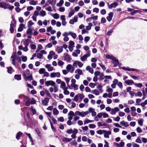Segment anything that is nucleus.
I'll return each instance as SVG.
<instances>
[{"label":"nucleus","mask_w":147,"mask_h":147,"mask_svg":"<svg viewBox=\"0 0 147 147\" xmlns=\"http://www.w3.org/2000/svg\"><path fill=\"white\" fill-rule=\"evenodd\" d=\"M31 48L32 49H34L36 48V45L33 44H31L30 45Z\"/></svg>","instance_id":"56"},{"label":"nucleus","mask_w":147,"mask_h":147,"mask_svg":"<svg viewBox=\"0 0 147 147\" xmlns=\"http://www.w3.org/2000/svg\"><path fill=\"white\" fill-rule=\"evenodd\" d=\"M59 11L60 12H63L65 11V8L64 7H60L59 9Z\"/></svg>","instance_id":"62"},{"label":"nucleus","mask_w":147,"mask_h":147,"mask_svg":"<svg viewBox=\"0 0 147 147\" xmlns=\"http://www.w3.org/2000/svg\"><path fill=\"white\" fill-rule=\"evenodd\" d=\"M45 67L47 69L48 71H52L54 69L53 67L50 64H47L45 65Z\"/></svg>","instance_id":"10"},{"label":"nucleus","mask_w":147,"mask_h":147,"mask_svg":"<svg viewBox=\"0 0 147 147\" xmlns=\"http://www.w3.org/2000/svg\"><path fill=\"white\" fill-rule=\"evenodd\" d=\"M32 29L30 28H28L26 31V33L28 35H31L33 34Z\"/></svg>","instance_id":"26"},{"label":"nucleus","mask_w":147,"mask_h":147,"mask_svg":"<svg viewBox=\"0 0 147 147\" xmlns=\"http://www.w3.org/2000/svg\"><path fill=\"white\" fill-rule=\"evenodd\" d=\"M75 73H78V74L79 75H81L83 74L82 71L80 69H76L75 71Z\"/></svg>","instance_id":"27"},{"label":"nucleus","mask_w":147,"mask_h":147,"mask_svg":"<svg viewBox=\"0 0 147 147\" xmlns=\"http://www.w3.org/2000/svg\"><path fill=\"white\" fill-rule=\"evenodd\" d=\"M125 83L128 85H131L132 84H134V82L131 80H128L125 81Z\"/></svg>","instance_id":"15"},{"label":"nucleus","mask_w":147,"mask_h":147,"mask_svg":"<svg viewBox=\"0 0 147 147\" xmlns=\"http://www.w3.org/2000/svg\"><path fill=\"white\" fill-rule=\"evenodd\" d=\"M66 69L69 72L72 73L74 71L75 68L74 66H72L71 64H68L66 67Z\"/></svg>","instance_id":"4"},{"label":"nucleus","mask_w":147,"mask_h":147,"mask_svg":"<svg viewBox=\"0 0 147 147\" xmlns=\"http://www.w3.org/2000/svg\"><path fill=\"white\" fill-rule=\"evenodd\" d=\"M91 93L95 94L96 95H98L99 94V91L97 90L96 89L92 90L91 91Z\"/></svg>","instance_id":"29"},{"label":"nucleus","mask_w":147,"mask_h":147,"mask_svg":"<svg viewBox=\"0 0 147 147\" xmlns=\"http://www.w3.org/2000/svg\"><path fill=\"white\" fill-rule=\"evenodd\" d=\"M45 84L48 87L49 86H53L55 84V83L52 80H49L45 82Z\"/></svg>","instance_id":"6"},{"label":"nucleus","mask_w":147,"mask_h":147,"mask_svg":"<svg viewBox=\"0 0 147 147\" xmlns=\"http://www.w3.org/2000/svg\"><path fill=\"white\" fill-rule=\"evenodd\" d=\"M11 59H12V64L14 65H16V62L15 60H18V61L19 62H21V61L19 57H17L16 55L14 54L12 55L11 57Z\"/></svg>","instance_id":"1"},{"label":"nucleus","mask_w":147,"mask_h":147,"mask_svg":"<svg viewBox=\"0 0 147 147\" xmlns=\"http://www.w3.org/2000/svg\"><path fill=\"white\" fill-rule=\"evenodd\" d=\"M52 16L55 19H57L59 18V15L57 13H55L52 15Z\"/></svg>","instance_id":"37"},{"label":"nucleus","mask_w":147,"mask_h":147,"mask_svg":"<svg viewBox=\"0 0 147 147\" xmlns=\"http://www.w3.org/2000/svg\"><path fill=\"white\" fill-rule=\"evenodd\" d=\"M25 26L24 25V24H21L20 25V26L19 27L18 29V32H21L22 31L23 29V28Z\"/></svg>","instance_id":"25"},{"label":"nucleus","mask_w":147,"mask_h":147,"mask_svg":"<svg viewBox=\"0 0 147 147\" xmlns=\"http://www.w3.org/2000/svg\"><path fill=\"white\" fill-rule=\"evenodd\" d=\"M64 64V62L61 60H59L58 62V64L60 66H62Z\"/></svg>","instance_id":"51"},{"label":"nucleus","mask_w":147,"mask_h":147,"mask_svg":"<svg viewBox=\"0 0 147 147\" xmlns=\"http://www.w3.org/2000/svg\"><path fill=\"white\" fill-rule=\"evenodd\" d=\"M39 14L40 16L42 17L45 16L46 15V11L43 10L40 11Z\"/></svg>","instance_id":"24"},{"label":"nucleus","mask_w":147,"mask_h":147,"mask_svg":"<svg viewBox=\"0 0 147 147\" xmlns=\"http://www.w3.org/2000/svg\"><path fill=\"white\" fill-rule=\"evenodd\" d=\"M146 104H147V100H145L144 102H142L140 105L142 107H144Z\"/></svg>","instance_id":"55"},{"label":"nucleus","mask_w":147,"mask_h":147,"mask_svg":"<svg viewBox=\"0 0 147 147\" xmlns=\"http://www.w3.org/2000/svg\"><path fill=\"white\" fill-rule=\"evenodd\" d=\"M63 47L62 46H58V47L56 49V51H57V53H60L63 51Z\"/></svg>","instance_id":"18"},{"label":"nucleus","mask_w":147,"mask_h":147,"mask_svg":"<svg viewBox=\"0 0 147 147\" xmlns=\"http://www.w3.org/2000/svg\"><path fill=\"white\" fill-rule=\"evenodd\" d=\"M29 4L30 5H35L38 4L37 1H35L33 0H31L29 1Z\"/></svg>","instance_id":"33"},{"label":"nucleus","mask_w":147,"mask_h":147,"mask_svg":"<svg viewBox=\"0 0 147 147\" xmlns=\"http://www.w3.org/2000/svg\"><path fill=\"white\" fill-rule=\"evenodd\" d=\"M7 72L11 74L14 71L13 70L11 67H9L7 68Z\"/></svg>","instance_id":"42"},{"label":"nucleus","mask_w":147,"mask_h":147,"mask_svg":"<svg viewBox=\"0 0 147 147\" xmlns=\"http://www.w3.org/2000/svg\"><path fill=\"white\" fill-rule=\"evenodd\" d=\"M26 134L28 136L29 138H30V140L31 142L32 145H33L34 144V143H33V141L32 140V138L30 134H28V133H26Z\"/></svg>","instance_id":"39"},{"label":"nucleus","mask_w":147,"mask_h":147,"mask_svg":"<svg viewBox=\"0 0 147 147\" xmlns=\"http://www.w3.org/2000/svg\"><path fill=\"white\" fill-rule=\"evenodd\" d=\"M54 87V91L55 93L57 92L58 90V86H57L55 84L54 85V86H53Z\"/></svg>","instance_id":"47"},{"label":"nucleus","mask_w":147,"mask_h":147,"mask_svg":"<svg viewBox=\"0 0 147 147\" xmlns=\"http://www.w3.org/2000/svg\"><path fill=\"white\" fill-rule=\"evenodd\" d=\"M105 144L104 145V147H109V143L106 140H104Z\"/></svg>","instance_id":"64"},{"label":"nucleus","mask_w":147,"mask_h":147,"mask_svg":"<svg viewBox=\"0 0 147 147\" xmlns=\"http://www.w3.org/2000/svg\"><path fill=\"white\" fill-rule=\"evenodd\" d=\"M69 35H71L72 37L74 39H75L76 37V34L75 33L73 32H69Z\"/></svg>","instance_id":"28"},{"label":"nucleus","mask_w":147,"mask_h":147,"mask_svg":"<svg viewBox=\"0 0 147 147\" xmlns=\"http://www.w3.org/2000/svg\"><path fill=\"white\" fill-rule=\"evenodd\" d=\"M25 79L26 81H31L32 80V76L31 75H29L28 76H27L26 78H25Z\"/></svg>","instance_id":"52"},{"label":"nucleus","mask_w":147,"mask_h":147,"mask_svg":"<svg viewBox=\"0 0 147 147\" xmlns=\"http://www.w3.org/2000/svg\"><path fill=\"white\" fill-rule=\"evenodd\" d=\"M72 140V138H64L62 139V140L63 142H70Z\"/></svg>","instance_id":"36"},{"label":"nucleus","mask_w":147,"mask_h":147,"mask_svg":"<svg viewBox=\"0 0 147 147\" xmlns=\"http://www.w3.org/2000/svg\"><path fill=\"white\" fill-rule=\"evenodd\" d=\"M105 3L103 1H101L100 2L99 4V6L100 7H104L105 6Z\"/></svg>","instance_id":"58"},{"label":"nucleus","mask_w":147,"mask_h":147,"mask_svg":"<svg viewBox=\"0 0 147 147\" xmlns=\"http://www.w3.org/2000/svg\"><path fill=\"white\" fill-rule=\"evenodd\" d=\"M45 71V69L43 68H40L39 69V73L40 74H43Z\"/></svg>","instance_id":"45"},{"label":"nucleus","mask_w":147,"mask_h":147,"mask_svg":"<svg viewBox=\"0 0 147 147\" xmlns=\"http://www.w3.org/2000/svg\"><path fill=\"white\" fill-rule=\"evenodd\" d=\"M16 26V22L14 20H13L11 22L10 24V27L14 28Z\"/></svg>","instance_id":"34"},{"label":"nucleus","mask_w":147,"mask_h":147,"mask_svg":"<svg viewBox=\"0 0 147 147\" xmlns=\"http://www.w3.org/2000/svg\"><path fill=\"white\" fill-rule=\"evenodd\" d=\"M86 70L90 72L92 74L94 72V70L90 66H87L86 68Z\"/></svg>","instance_id":"23"},{"label":"nucleus","mask_w":147,"mask_h":147,"mask_svg":"<svg viewBox=\"0 0 147 147\" xmlns=\"http://www.w3.org/2000/svg\"><path fill=\"white\" fill-rule=\"evenodd\" d=\"M104 134V137L106 138H109V135H110L111 134V132L110 131H106L105 130Z\"/></svg>","instance_id":"9"},{"label":"nucleus","mask_w":147,"mask_h":147,"mask_svg":"<svg viewBox=\"0 0 147 147\" xmlns=\"http://www.w3.org/2000/svg\"><path fill=\"white\" fill-rule=\"evenodd\" d=\"M88 111L81 112L80 116H81L82 117H84L86 115H87L88 114Z\"/></svg>","instance_id":"38"},{"label":"nucleus","mask_w":147,"mask_h":147,"mask_svg":"<svg viewBox=\"0 0 147 147\" xmlns=\"http://www.w3.org/2000/svg\"><path fill=\"white\" fill-rule=\"evenodd\" d=\"M15 79L18 80H20L21 79V76L20 75H16L14 76Z\"/></svg>","instance_id":"40"},{"label":"nucleus","mask_w":147,"mask_h":147,"mask_svg":"<svg viewBox=\"0 0 147 147\" xmlns=\"http://www.w3.org/2000/svg\"><path fill=\"white\" fill-rule=\"evenodd\" d=\"M0 7L3 8L4 9H6L7 8L6 3L4 2H0Z\"/></svg>","instance_id":"21"},{"label":"nucleus","mask_w":147,"mask_h":147,"mask_svg":"<svg viewBox=\"0 0 147 147\" xmlns=\"http://www.w3.org/2000/svg\"><path fill=\"white\" fill-rule=\"evenodd\" d=\"M119 111L120 109L118 107H115L111 109L110 113L112 115H115L116 112H119Z\"/></svg>","instance_id":"8"},{"label":"nucleus","mask_w":147,"mask_h":147,"mask_svg":"<svg viewBox=\"0 0 147 147\" xmlns=\"http://www.w3.org/2000/svg\"><path fill=\"white\" fill-rule=\"evenodd\" d=\"M22 134V133L20 131L19 132L18 134H17L16 136V138L18 139V140H19Z\"/></svg>","instance_id":"46"},{"label":"nucleus","mask_w":147,"mask_h":147,"mask_svg":"<svg viewBox=\"0 0 147 147\" xmlns=\"http://www.w3.org/2000/svg\"><path fill=\"white\" fill-rule=\"evenodd\" d=\"M112 96V94L105 93H104L102 95V97L104 98H107V97L109 98H111Z\"/></svg>","instance_id":"19"},{"label":"nucleus","mask_w":147,"mask_h":147,"mask_svg":"<svg viewBox=\"0 0 147 147\" xmlns=\"http://www.w3.org/2000/svg\"><path fill=\"white\" fill-rule=\"evenodd\" d=\"M106 13V10L105 9H102L100 11L101 14L103 15H105Z\"/></svg>","instance_id":"63"},{"label":"nucleus","mask_w":147,"mask_h":147,"mask_svg":"<svg viewBox=\"0 0 147 147\" xmlns=\"http://www.w3.org/2000/svg\"><path fill=\"white\" fill-rule=\"evenodd\" d=\"M76 80L74 79H72L71 80V87L75 90H77L78 89V86L76 84Z\"/></svg>","instance_id":"2"},{"label":"nucleus","mask_w":147,"mask_h":147,"mask_svg":"<svg viewBox=\"0 0 147 147\" xmlns=\"http://www.w3.org/2000/svg\"><path fill=\"white\" fill-rule=\"evenodd\" d=\"M94 109L92 108H90L89 109V111L92 113V115L93 117L95 116L96 115V112L94 111Z\"/></svg>","instance_id":"17"},{"label":"nucleus","mask_w":147,"mask_h":147,"mask_svg":"<svg viewBox=\"0 0 147 147\" xmlns=\"http://www.w3.org/2000/svg\"><path fill=\"white\" fill-rule=\"evenodd\" d=\"M74 13V11L73 10H71L70 11L69 14H68V17H70L72 15H73Z\"/></svg>","instance_id":"44"},{"label":"nucleus","mask_w":147,"mask_h":147,"mask_svg":"<svg viewBox=\"0 0 147 147\" xmlns=\"http://www.w3.org/2000/svg\"><path fill=\"white\" fill-rule=\"evenodd\" d=\"M107 89L106 90V92L112 94L113 92V89L109 87V86H108L107 87Z\"/></svg>","instance_id":"32"},{"label":"nucleus","mask_w":147,"mask_h":147,"mask_svg":"<svg viewBox=\"0 0 147 147\" xmlns=\"http://www.w3.org/2000/svg\"><path fill=\"white\" fill-rule=\"evenodd\" d=\"M49 101V98H48L46 97L42 101V103L43 105L44 106H46L48 105Z\"/></svg>","instance_id":"12"},{"label":"nucleus","mask_w":147,"mask_h":147,"mask_svg":"<svg viewBox=\"0 0 147 147\" xmlns=\"http://www.w3.org/2000/svg\"><path fill=\"white\" fill-rule=\"evenodd\" d=\"M113 13L112 12H111L108 14V16H107L106 18L107 20L110 22L112 19V17L113 16Z\"/></svg>","instance_id":"14"},{"label":"nucleus","mask_w":147,"mask_h":147,"mask_svg":"<svg viewBox=\"0 0 147 147\" xmlns=\"http://www.w3.org/2000/svg\"><path fill=\"white\" fill-rule=\"evenodd\" d=\"M118 5V3L117 2L114 3L109 5L108 7L110 9H112L113 8H115Z\"/></svg>","instance_id":"13"},{"label":"nucleus","mask_w":147,"mask_h":147,"mask_svg":"<svg viewBox=\"0 0 147 147\" xmlns=\"http://www.w3.org/2000/svg\"><path fill=\"white\" fill-rule=\"evenodd\" d=\"M105 130H99L97 131V133L100 135L102 134L103 133H104Z\"/></svg>","instance_id":"61"},{"label":"nucleus","mask_w":147,"mask_h":147,"mask_svg":"<svg viewBox=\"0 0 147 147\" xmlns=\"http://www.w3.org/2000/svg\"><path fill=\"white\" fill-rule=\"evenodd\" d=\"M50 76L51 78H59L60 77L61 75L59 72H53L50 74Z\"/></svg>","instance_id":"5"},{"label":"nucleus","mask_w":147,"mask_h":147,"mask_svg":"<svg viewBox=\"0 0 147 147\" xmlns=\"http://www.w3.org/2000/svg\"><path fill=\"white\" fill-rule=\"evenodd\" d=\"M45 90L47 96L49 97H51V96L48 90L47 89H45Z\"/></svg>","instance_id":"48"},{"label":"nucleus","mask_w":147,"mask_h":147,"mask_svg":"<svg viewBox=\"0 0 147 147\" xmlns=\"http://www.w3.org/2000/svg\"><path fill=\"white\" fill-rule=\"evenodd\" d=\"M60 84L61 85L60 87L63 90L67 89L68 88L66 86L65 83L64 82L62 81Z\"/></svg>","instance_id":"16"},{"label":"nucleus","mask_w":147,"mask_h":147,"mask_svg":"<svg viewBox=\"0 0 147 147\" xmlns=\"http://www.w3.org/2000/svg\"><path fill=\"white\" fill-rule=\"evenodd\" d=\"M106 58L112 60L114 56L112 55L107 54L106 56Z\"/></svg>","instance_id":"50"},{"label":"nucleus","mask_w":147,"mask_h":147,"mask_svg":"<svg viewBox=\"0 0 147 147\" xmlns=\"http://www.w3.org/2000/svg\"><path fill=\"white\" fill-rule=\"evenodd\" d=\"M120 123L122 126H124L125 127H127L129 126L128 123L126 122H125L124 121L120 122Z\"/></svg>","instance_id":"22"},{"label":"nucleus","mask_w":147,"mask_h":147,"mask_svg":"<svg viewBox=\"0 0 147 147\" xmlns=\"http://www.w3.org/2000/svg\"><path fill=\"white\" fill-rule=\"evenodd\" d=\"M78 94H77L75 96L74 98V100L76 102H78Z\"/></svg>","instance_id":"54"},{"label":"nucleus","mask_w":147,"mask_h":147,"mask_svg":"<svg viewBox=\"0 0 147 147\" xmlns=\"http://www.w3.org/2000/svg\"><path fill=\"white\" fill-rule=\"evenodd\" d=\"M64 1L63 0H60L58 3L56 4V5L58 7L61 6L64 3Z\"/></svg>","instance_id":"35"},{"label":"nucleus","mask_w":147,"mask_h":147,"mask_svg":"<svg viewBox=\"0 0 147 147\" xmlns=\"http://www.w3.org/2000/svg\"><path fill=\"white\" fill-rule=\"evenodd\" d=\"M113 61V62L114 64L113 67H116L117 66L119 65V63L118 59L114 56L113 58H112V60Z\"/></svg>","instance_id":"7"},{"label":"nucleus","mask_w":147,"mask_h":147,"mask_svg":"<svg viewBox=\"0 0 147 147\" xmlns=\"http://www.w3.org/2000/svg\"><path fill=\"white\" fill-rule=\"evenodd\" d=\"M68 119L71 120L73 119L72 117L75 116V113L72 111H70L68 113Z\"/></svg>","instance_id":"11"},{"label":"nucleus","mask_w":147,"mask_h":147,"mask_svg":"<svg viewBox=\"0 0 147 147\" xmlns=\"http://www.w3.org/2000/svg\"><path fill=\"white\" fill-rule=\"evenodd\" d=\"M78 95L80 99V100H82L83 98L85 96L83 94L78 93Z\"/></svg>","instance_id":"43"},{"label":"nucleus","mask_w":147,"mask_h":147,"mask_svg":"<svg viewBox=\"0 0 147 147\" xmlns=\"http://www.w3.org/2000/svg\"><path fill=\"white\" fill-rule=\"evenodd\" d=\"M90 55V51H87L86 53L83 56L81 57L80 59L82 62H84L86 60L88 57H89Z\"/></svg>","instance_id":"3"},{"label":"nucleus","mask_w":147,"mask_h":147,"mask_svg":"<svg viewBox=\"0 0 147 147\" xmlns=\"http://www.w3.org/2000/svg\"><path fill=\"white\" fill-rule=\"evenodd\" d=\"M53 114L55 115H57L59 113V111L56 108H54L53 110Z\"/></svg>","instance_id":"30"},{"label":"nucleus","mask_w":147,"mask_h":147,"mask_svg":"<svg viewBox=\"0 0 147 147\" xmlns=\"http://www.w3.org/2000/svg\"><path fill=\"white\" fill-rule=\"evenodd\" d=\"M30 41V40L28 39H26L24 40L23 41V43L25 46L28 47Z\"/></svg>","instance_id":"20"},{"label":"nucleus","mask_w":147,"mask_h":147,"mask_svg":"<svg viewBox=\"0 0 147 147\" xmlns=\"http://www.w3.org/2000/svg\"><path fill=\"white\" fill-rule=\"evenodd\" d=\"M22 60L23 62H26L27 59V57L22 56Z\"/></svg>","instance_id":"60"},{"label":"nucleus","mask_w":147,"mask_h":147,"mask_svg":"<svg viewBox=\"0 0 147 147\" xmlns=\"http://www.w3.org/2000/svg\"><path fill=\"white\" fill-rule=\"evenodd\" d=\"M98 126H106V124L104 122H98L97 123Z\"/></svg>","instance_id":"41"},{"label":"nucleus","mask_w":147,"mask_h":147,"mask_svg":"<svg viewBox=\"0 0 147 147\" xmlns=\"http://www.w3.org/2000/svg\"><path fill=\"white\" fill-rule=\"evenodd\" d=\"M134 85L140 88H141L143 86L141 83H134Z\"/></svg>","instance_id":"53"},{"label":"nucleus","mask_w":147,"mask_h":147,"mask_svg":"<svg viewBox=\"0 0 147 147\" xmlns=\"http://www.w3.org/2000/svg\"><path fill=\"white\" fill-rule=\"evenodd\" d=\"M88 25L86 27L87 30H89L91 29V27L92 26L93 24L92 23H89L88 24Z\"/></svg>","instance_id":"31"},{"label":"nucleus","mask_w":147,"mask_h":147,"mask_svg":"<svg viewBox=\"0 0 147 147\" xmlns=\"http://www.w3.org/2000/svg\"><path fill=\"white\" fill-rule=\"evenodd\" d=\"M36 55L37 58L40 59H41L42 57V55L40 53H37Z\"/></svg>","instance_id":"59"},{"label":"nucleus","mask_w":147,"mask_h":147,"mask_svg":"<svg viewBox=\"0 0 147 147\" xmlns=\"http://www.w3.org/2000/svg\"><path fill=\"white\" fill-rule=\"evenodd\" d=\"M64 79L66 82V83L67 85V86H69V82L70 79L69 78H66L65 77L64 78Z\"/></svg>","instance_id":"49"},{"label":"nucleus","mask_w":147,"mask_h":147,"mask_svg":"<svg viewBox=\"0 0 147 147\" xmlns=\"http://www.w3.org/2000/svg\"><path fill=\"white\" fill-rule=\"evenodd\" d=\"M143 120L142 119H141L138 121V124L140 126H142L143 125Z\"/></svg>","instance_id":"57"}]
</instances>
